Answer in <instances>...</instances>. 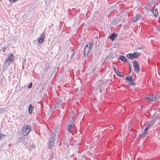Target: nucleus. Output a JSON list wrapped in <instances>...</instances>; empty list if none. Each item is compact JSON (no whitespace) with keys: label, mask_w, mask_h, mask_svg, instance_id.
<instances>
[{"label":"nucleus","mask_w":160,"mask_h":160,"mask_svg":"<svg viewBox=\"0 0 160 160\" xmlns=\"http://www.w3.org/2000/svg\"><path fill=\"white\" fill-rule=\"evenodd\" d=\"M61 126L58 125L54 126L53 130H52L53 132H52V134L50 136V140L49 141V144L48 147V148L51 149L53 146V143L55 141V137L57 135L56 133L58 135L60 132V129Z\"/></svg>","instance_id":"nucleus-1"},{"label":"nucleus","mask_w":160,"mask_h":160,"mask_svg":"<svg viewBox=\"0 0 160 160\" xmlns=\"http://www.w3.org/2000/svg\"><path fill=\"white\" fill-rule=\"evenodd\" d=\"M84 48V54L85 57H86L92 49L94 43L93 41L87 42Z\"/></svg>","instance_id":"nucleus-2"},{"label":"nucleus","mask_w":160,"mask_h":160,"mask_svg":"<svg viewBox=\"0 0 160 160\" xmlns=\"http://www.w3.org/2000/svg\"><path fill=\"white\" fill-rule=\"evenodd\" d=\"M31 131V128L30 125L24 124L22 127V133L23 136H27Z\"/></svg>","instance_id":"nucleus-3"},{"label":"nucleus","mask_w":160,"mask_h":160,"mask_svg":"<svg viewBox=\"0 0 160 160\" xmlns=\"http://www.w3.org/2000/svg\"><path fill=\"white\" fill-rule=\"evenodd\" d=\"M155 120L154 119H152L151 121L147 125L144 131L141 135L142 138H145L147 135V132L148 130L154 124L155 122Z\"/></svg>","instance_id":"nucleus-4"},{"label":"nucleus","mask_w":160,"mask_h":160,"mask_svg":"<svg viewBox=\"0 0 160 160\" xmlns=\"http://www.w3.org/2000/svg\"><path fill=\"white\" fill-rule=\"evenodd\" d=\"M14 56L12 54H11L10 56L8 57L6 60L5 62H4L3 65V68H6L8 67L10 63L13 61V58Z\"/></svg>","instance_id":"nucleus-5"},{"label":"nucleus","mask_w":160,"mask_h":160,"mask_svg":"<svg viewBox=\"0 0 160 160\" xmlns=\"http://www.w3.org/2000/svg\"><path fill=\"white\" fill-rule=\"evenodd\" d=\"M140 52H137L132 53H128L127 54V57L128 58L130 59H134L137 58L141 55Z\"/></svg>","instance_id":"nucleus-6"},{"label":"nucleus","mask_w":160,"mask_h":160,"mask_svg":"<svg viewBox=\"0 0 160 160\" xmlns=\"http://www.w3.org/2000/svg\"><path fill=\"white\" fill-rule=\"evenodd\" d=\"M69 120H71L72 122L71 123L69 124L67 126V129L70 133L73 134L72 130L73 128L75 126L76 122L73 120L72 121V118H69Z\"/></svg>","instance_id":"nucleus-7"},{"label":"nucleus","mask_w":160,"mask_h":160,"mask_svg":"<svg viewBox=\"0 0 160 160\" xmlns=\"http://www.w3.org/2000/svg\"><path fill=\"white\" fill-rule=\"evenodd\" d=\"M118 16L117 15L113 17L112 21L111 24H113L114 25H120V21L121 20L120 18H118Z\"/></svg>","instance_id":"nucleus-8"},{"label":"nucleus","mask_w":160,"mask_h":160,"mask_svg":"<svg viewBox=\"0 0 160 160\" xmlns=\"http://www.w3.org/2000/svg\"><path fill=\"white\" fill-rule=\"evenodd\" d=\"M104 82H102V81H98L95 84V87H94V88H95L97 89L99 88V92H101L102 91L101 88H103L104 87Z\"/></svg>","instance_id":"nucleus-9"},{"label":"nucleus","mask_w":160,"mask_h":160,"mask_svg":"<svg viewBox=\"0 0 160 160\" xmlns=\"http://www.w3.org/2000/svg\"><path fill=\"white\" fill-rule=\"evenodd\" d=\"M132 64L135 71L136 72H139L140 71V68L137 61H133L132 62Z\"/></svg>","instance_id":"nucleus-10"},{"label":"nucleus","mask_w":160,"mask_h":160,"mask_svg":"<svg viewBox=\"0 0 160 160\" xmlns=\"http://www.w3.org/2000/svg\"><path fill=\"white\" fill-rule=\"evenodd\" d=\"M146 99L148 100V101L154 102L156 100V98L155 96H152L149 97H145Z\"/></svg>","instance_id":"nucleus-11"},{"label":"nucleus","mask_w":160,"mask_h":160,"mask_svg":"<svg viewBox=\"0 0 160 160\" xmlns=\"http://www.w3.org/2000/svg\"><path fill=\"white\" fill-rule=\"evenodd\" d=\"M45 37V33L43 32L38 38V42L42 43L44 41Z\"/></svg>","instance_id":"nucleus-12"},{"label":"nucleus","mask_w":160,"mask_h":160,"mask_svg":"<svg viewBox=\"0 0 160 160\" xmlns=\"http://www.w3.org/2000/svg\"><path fill=\"white\" fill-rule=\"evenodd\" d=\"M62 104V100H59L56 102V104L55 105V108H58L60 107Z\"/></svg>","instance_id":"nucleus-13"},{"label":"nucleus","mask_w":160,"mask_h":160,"mask_svg":"<svg viewBox=\"0 0 160 160\" xmlns=\"http://www.w3.org/2000/svg\"><path fill=\"white\" fill-rule=\"evenodd\" d=\"M118 37L117 33H112L111 34V40L112 41H114Z\"/></svg>","instance_id":"nucleus-14"},{"label":"nucleus","mask_w":160,"mask_h":160,"mask_svg":"<svg viewBox=\"0 0 160 160\" xmlns=\"http://www.w3.org/2000/svg\"><path fill=\"white\" fill-rule=\"evenodd\" d=\"M142 17L140 14L136 15L134 17H133L132 22H134L137 21L139 18H140L141 17Z\"/></svg>","instance_id":"nucleus-15"},{"label":"nucleus","mask_w":160,"mask_h":160,"mask_svg":"<svg viewBox=\"0 0 160 160\" xmlns=\"http://www.w3.org/2000/svg\"><path fill=\"white\" fill-rule=\"evenodd\" d=\"M34 108V107L32 104L29 105L28 108V113L29 114H31L32 113V111L33 110Z\"/></svg>","instance_id":"nucleus-16"},{"label":"nucleus","mask_w":160,"mask_h":160,"mask_svg":"<svg viewBox=\"0 0 160 160\" xmlns=\"http://www.w3.org/2000/svg\"><path fill=\"white\" fill-rule=\"evenodd\" d=\"M119 59L124 62H126L128 61V60L123 55L119 56Z\"/></svg>","instance_id":"nucleus-17"},{"label":"nucleus","mask_w":160,"mask_h":160,"mask_svg":"<svg viewBox=\"0 0 160 160\" xmlns=\"http://www.w3.org/2000/svg\"><path fill=\"white\" fill-rule=\"evenodd\" d=\"M152 13L153 14L154 16H155L156 18L158 16V12L157 8L155 9L153 11Z\"/></svg>","instance_id":"nucleus-18"},{"label":"nucleus","mask_w":160,"mask_h":160,"mask_svg":"<svg viewBox=\"0 0 160 160\" xmlns=\"http://www.w3.org/2000/svg\"><path fill=\"white\" fill-rule=\"evenodd\" d=\"M130 86H131L132 87L135 86V83L133 81H128Z\"/></svg>","instance_id":"nucleus-19"},{"label":"nucleus","mask_w":160,"mask_h":160,"mask_svg":"<svg viewBox=\"0 0 160 160\" xmlns=\"http://www.w3.org/2000/svg\"><path fill=\"white\" fill-rule=\"evenodd\" d=\"M50 67L49 65L46 64L45 66V67L44 68V70L45 72L47 71L49 69V68Z\"/></svg>","instance_id":"nucleus-20"},{"label":"nucleus","mask_w":160,"mask_h":160,"mask_svg":"<svg viewBox=\"0 0 160 160\" xmlns=\"http://www.w3.org/2000/svg\"><path fill=\"white\" fill-rule=\"evenodd\" d=\"M112 68H113V70L115 72H117V71H118V70H117V69H116V66L115 65L113 64L112 66Z\"/></svg>","instance_id":"nucleus-21"},{"label":"nucleus","mask_w":160,"mask_h":160,"mask_svg":"<svg viewBox=\"0 0 160 160\" xmlns=\"http://www.w3.org/2000/svg\"><path fill=\"white\" fill-rule=\"evenodd\" d=\"M115 73L118 76H119L120 77H122V75L120 74V72L118 71H117V72H115Z\"/></svg>","instance_id":"nucleus-22"},{"label":"nucleus","mask_w":160,"mask_h":160,"mask_svg":"<svg viewBox=\"0 0 160 160\" xmlns=\"http://www.w3.org/2000/svg\"><path fill=\"white\" fill-rule=\"evenodd\" d=\"M32 82H31L29 84V85H28V88H31L32 87Z\"/></svg>","instance_id":"nucleus-23"},{"label":"nucleus","mask_w":160,"mask_h":160,"mask_svg":"<svg viewBox=\"0 0 160 160\" xmlns=\"http://www.w3.org/2000/svg\"><path fill=\"white\" fill-rule=\"evenodd\" d=\"M144 8H145L146 10L148 11V12H149V10L150 9V6H148V7H145Z\"/></svg>","instance_id":"nucleus-24"},{"label":"nucleus","mask_w":160,"mask_h":160,"mask_svg":"<svg viewBox=\"0 0 160 160\" xmlns=\"http://www.w3.org/2000/svg\"><path fill=\"white\" fill-rule=\"evenodd\" d=\"M24 139H23L22 138H20L19 139V140L22 142H24Z\"/></svg>","instance_id":"nucleus-25"},{"label":"nucleus","mask_w":160,"mask_h":160,"mask_svg":"<svg viewBox=\"0 0 160 160\" xmlns=\"http://www.w3.org/2000/svg\"><path fill=\"white\" fill-rule=\"evenodd\" d=\"M18 0H9L10 2L11 3H14L16 2Z\"/></svg>","instance_id":"nucleus-26"},{"label":"nucleus","mask_w":160,"mask_h":160,"mask_svg":"<svg viewBox=\"0 0 160 160\" xmlns=\"http://www.w3.org/2000/svg\"><path fill=\"white\" fill-rule=\"evenodd\" d=\"M110 54V52H109V54L107 55V56L106 57L105 60L106 61L109 58V55Z\"/></svg>","instance_id":"nucleus-27"},{"label":"nucleus","mask_w":160,"mask_h":160,"mask_svg":"<svg viewBox=\"0 0 160 160\" xmlns=\"http://www.w3.org/2000/svg\"><path fill=\"white\" fill-rule=\"evenodd\" d=\"M6 49V46H4L2 48V51L4 53L5 52Z\"/></svg>","instance_id":"nucleus-28"},{"label":"nucleus","mask_w":160,"mask_h":160,"mask_svg":"<svg viewBox=\"0 0 160 160\" xmlns=\"http://www.w3.org/2000/svg\"><path fill=\"white\" fill-rule=\"evenodd\" d=\"M131 68H132V65L131 64L129 63V69L130 70V72L131 71Z\"/></svg>","instance_id":"nucleus-29"},{"label":"nucleus","mask_w":160,"mask_h":160,"mask_svg":"<svg viewBox=\"0 0 160 160\" xmlns=\"http://www.w3.org/2000/svg\"><path fill=\"white\" fill-rule=\"evenodd\" d=\"M129 76L126 77V80H130L129 79Z\"/></svg>","instance_id":"nucleus-30"},{"label":"nucleus","mask_w":160,"mask_h":160,"mask_svg":"<svg viewBox=\"0 0 160 160\" xmlns=\"http://www.w3.org/2000/svg\"><path fill=\"white\" fill-rule=\"evenodd\" d=\"M75 53V52H73L72 53V54L71 56V57L72 58V57L73 56H74V54Z\"/></svg>","instance_id":"nucleus-31"},{"label":"nucleus","mask_w":160,"mask_h":160,"mask_svg":"<svg viewBox=\"0 0 160 160\" xmlns=\"http://www.w3.org/2000/svg\"><path fill=\"white\" fill-rule=\"evenodd\" d=\"M113 128H114L113 126V125L112 126H111V130H112Z\"/></svg>","instance_id":"nucleus-32"},{"label":"nucleus","mask_w":160,"mask_h":160,"mask_svg":"<svg viewBox=\"0 0 160 160\" xmlns=\"http://www.w3.org/2000/svg\"><path fill=\"white\" fill-rule=\"evenodd\" d=\"M129 79L130 80H133V77H132L131 76H129Z\"/></svg>","instance_id":"nucleus-33"},{"label":"nucleus","mask_w":160,"mask_h":160,"mask_svg":"<svg viewBox=\"0 0 160 160\" xmlns=\"http://www.w3.org/2000/svg\"><path fill=\"white\" fill-rule=\"evenodd\" d=\"M1 135H2V136H6V135H5V134H2V133H1Z\"/></svg>","instance_id":"nucleus-34"},{"label":"nucleus","mask_w":160,"mask_h":160,"mask_svg":"<svg viewBox=\"0 0 160 160\" xmlns=\"http://www.w3.org/2000/svg\"><path fill=\"white\" fill-rule=\"evenodd\" d=\"M108 38L110 39V35H109V33L108 36Z\"/></svg>","instance_id":"nucleus-35"},{"label":"nucleus","mask_w":160,"mask_h":160,"mask_svg":"<svg viewBox=\"0 0 160 160\" xmlns=\"http://www.w3.org/2000/svg\"><path fill=\"white\" fill-rule=\"evenodd\" d=\"M157 82L160 84V81H156Z\"/></svg>","instance_id":"nucleus-36"},{"label":"nucleus","mask_w":160,"mask_h":160,"mask_svg":"<svg viewBox=\"0 0 160 160\" xmlns=\"http://www.w3.org/2000/svg\"><path fill=\"white\" fill-rule=\"evenodd\" d=\"M143 108V106H141V108Z\"/></svg>","instance_id":"nucleus-37"},{"label":"nucleus","mask_w":160,"mask_h":160,"mask_svg":"<svg viewBox=\"0 0 160 160\" xmlns=\"http://www.w3.org/2000/svg\"><path fill=\"white\" fill-rule=\"evenodd\" d=\"M152 83H153V81H152Z\"/></svg>","instance_id":"nucleus-38"}]
</instances>
